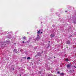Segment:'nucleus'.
Returning a JSON list of instances; mask_svg holds the SVG:
<instances>
[{
	"label": "nucleus",
	"mask_w": 76,
	"mask_h": 76,
	"mask_svg": "<svg viewBox=\"0 0 76 76\" xmlns=\"http://www.w3.org/2000/svg\"><path fill=\"white\" fill-rule=\"evenodd\" d=\"M42 53H41H41L39 52L37 54V56H41Z\"/></svg>",
	"instance_id": "f257e3e1"
},
{
	"label": "nucleus",
	"mask_w": 76,
	"mask_h": 76,
	"mask_svg": "<svg viewBox=\"0 0 76 76\" xmlns=\"http://www.w3.org/2000/svg\"><path fill=\"white\" fill-rule=\"evenodd\" d=\"M71 65L70 64H68L67 67V68H69V69H70V67H71Z\"/></svg>",
	"instance_id": "f03ea898"
},
{
	"label": "nucleus",
	"mask_w": 76,
	"mask_h": 76,
	"mask_svg": "<svg viewBox=\"0 0 76 76\" xmlns=\"http://www.w3.org/2000/svg\"><path fill=\"white\" fill-rule=\"evenodd\" d=\"M70 41L69 40H68L67 41H66V44H70Z\"/></svg>",
	"instance_id": "7ed1b4c3"
},
{
	"label": "nucleus",
	"mask_w": 76,
	"mask_h": 76,
	"mask_svg": "<svg viewBox=\"0 0 76 76\" xmlns=\"http://www.w3.org/2000/svg\"><path fill=\"white\" fill-rule=\"evenodd\" d=\"M4 45H5V43L4 42H3L2 44L1 47H4Z\"/></svg>",
	"instance_id": "20e7f679"
},
{
	"label": "nucleus",
	"mask_w": 76,
	"mask_h": 76,
	"mask_svg": "<svg viewBox=\"0 0 76 76\" xmlns=\"http://www.w3.org/2000/svg\"><path fill=\"white\" fill-rule=\"evenodd\" d=\"M54 36H55L53 34H51L50 35V37H51V38H53V37H54Z\"/></svg>",
	"instance_id": "39448f33"
},
{
	"label": "nucleus",
	"mask_w": 76,
	"mask_h": 76,
	"mask_svg": "<svg viewBox=\"0 0 76 76\" xmlns=\"http://www.w3.org/2000/svg\"><path fill=\"white\" fill-rule=\"evenodd\" d=\"M41 29L39 30V31H38V32H37V34H40V33L41 32Z\"/></svg>",
	"instance_id": "423d86ee"
},
{
	"label": "nucleus",
	"mask_w": 76,
	"mask_h": 76,
	"mask_svg": "<svg viewBox=\"0 0 76 76\" xmlns=\"http://www.w3.org/2000/svg\"><path fill=\"white\" fill-rule=\"evenodd\" d=\"M26 37H23V39H26Z\"/></svg>",
	"instance_id": "0eeeda50"
},
{
	"label": "nucleus",
	"mask_w": 76,
	"mask_h": 76,
	"mask_svg": "<svg viewBox=\"0 0 76 76\" xmlns=\"http://www.w3.org/2000/svg\"><path fill=\"white\" fill-rule=\"evenodd\" d=\"M37 40H38V39H40V38L39 37H37Z\"/></svg>",
	"instance_id": "6e6552de"
},
{
	"label": "nucleus",
	"mask_w": 76,
	"mask_h": 76,
	"mask_svg": "<svg viewBox=\"0 0 76 76\" xmlns=\"http://www.w3.org/2000/svg\"><path fill=\"white\" fill-rule=\"evenodd\" d=\"M27 60H30V59H31V58H30V57H28L27 58Z\"/></svg>",
	"instance_id": "1a4fd4ad"
},
{
	"label": "nucleus",
	"mask_w": 76,
	"mask_h": 76,
	"mask_svg": "<svg viewBox=\"0 0 76 76\" xmlns=\"http://www.w3.org/2000/svg\"><path fill=\"white\" fill-rule=\"evenodd\" d=\"M60 75H62V76H63V75H64V73H61L60 74Z\"/></svg>",
	"instance_id": "9d476101"
},
{
	"label": "nucleus",
	"mask_w": 76,
	"mask_h": 76,
	"mask_svg": "<svg viewBox=\"0 0 76 76\" xmlns=\"http://www.w3.org/2000/svg\"><path fill=\"white\" fill-rule=\"evenodd\" d=\"M48 76H52V75L51 74H50Z\"/></svg>",
	"instance_id": "9b49d317"
},
{
	"label": "nucleus",
	"mask_w": 76,
	"mask_h": 76,
	"mask_svg": "<svg viewBox=\"0 0 76 76\" xmlns=\"http://www.w3.org/2000/svg\"><path fill=\"white\" fill-rule=\"evenodd\" d=\"M50 47V45H48L47 46V48H48Z\"/></svg>",
	"instance_id": "f8f14e48"
},
{
	"label": "nucleus",
	"mask_w": 76,
	"mask_h": 76,
	"mask_svg": "<svg viewBox=\"0 0 76 76\" xmlns=\"http://www.w3.org/2000/svg\"><path fill=\"white\" fill-rule=\"evenodd\" d=\"M74 23H76V20H74Z\"/></svg>",
	"instance_id": "ddd939ff"
},
{
	"label": "nucleus",
	"mask_w": 76,
	"mask_h": 76,
	"mask_svg": "<svg viewBox=\"0 0 76 76\" xmlns=\"http://www.w3.org/2000/svg\"><path fill=\"white\" fill-rule=\"evenodd\" d=\"M10 37H8L9 39L11 37V36H10Z\"/></svg>",
	"instance_id": "4468645a"
},
{
	"label": "nucleus",
	"mask_w": 76,
	"mask_h": 76,
	"mask_svg": "<svg viewBox=\"0 0 76 76\" xmlns=\"http://www.w3.org/2000/svg\"><path fill=\"white\" fill-rule=\"evenodd\" d=\"M57 73H58V74H60V72H57Z\"/></svg>",
	"instance_id": "2eb2a0df"
},
{
	"label": "nucleus",
	"mask_w": 76,
	"mask_h": 76,
	"mask_svg": "<svg viewBox=\"0 0 76 76\" xmlns=\"http://www.w3.org/2000/svg\"><path fill=\"white\" fill-rule=\"evenodd\" d=\"M66 61H69V60H68V59H66Z\"/></svg>",
	"instance_id": "dca6fc26"
},
{
	"label": "nucleus",
	"mask_w": 76,
	"mask_h": 76,
	"mask_svg": "<svg viewBox=\"0 0 76 76\" xmlns=\"http://www.w3.org/2000/svg\"><path fill=\"white\" fill-rule=\"evenodd\" d=\"M54 25H53L52 26V27H54Z\"/></svg>",
	"instance_id": "f3484780"
},
{
	"label": "nucleus",
	"mask_w": 76,
	"mask_h": 76,
	"mask_svg": "<svg viewBox=\"0 0 76 76\" xmlns=\"http://www.w3.org/2000/svg\"><path fill=\"white\" fill-rule=\"evenodd\" d=\"M20 51L21 52H22V51H23V50H21Z\"/></svg>",
	"instance_id": "a211bd4d"
},
{
	"label": "nucleus",
	"mask_w": 76,
	"mask_h": 76,
	"mask_svg": "<svg viewBox=\"0 0 76 76\" xmlns=\"http://www.w3.org/2000/svg\"><path fill=\"white\" fill-rule=\"evenodd\" d=\"M22 42L23 43H24V41H23Z\"/></svg>",
	"instance_id": "6ab92c4d"
},
{
	"label": "nucleus",
	"mask_w": 76,
	"mask_h": 76,
	"mask_svg": "<svg viewBox=\"0 0 76 76\" xmlns=\"http://www.w3.org/2000/svg\"><path fill=\"white\" fill-rule=\"evenodd\" d=\"M41 34H42V32H41Z\"/></svg>",
	"instance_id": "aec40b11"
},
{
	"label": "nucleus",
	"mask_w": 76,
	"mask_h": 76,
	"mask_svg": "<svg viewBox=\"0 0 76 76\" xmlns=\"http://www.w3.org/2000/svg\"><path fill=\"white\" fill-rule=\"evenodd\" d=\"M37 36H38H38H39V35L38 34Z\"/></svg>",
	"instance_id": "412c9836"
},
{
	"label": "nucleus",
	"mask_w": 76,
	"mask_h": 76,
	"mask_svg": "<svg viewBox=\"0 0 76 76\" xmlns=\"http://www.w3.org/2000/svg\"><path fill=\"white\" fill-rule=\"evenodd\" d=\"M65 12H67V11H65Z\"/></svg>",
	"instance_id": "4be33fe9"
},
{
	"label": "nucleus",
	"mask_w": 76,
	"mask_h": 76,
	"mask_svg": "<svg viewBox=\"0 0 76 76\" xmlns=\"http://www.w3.org/2000/svg\"><path fill=\"white\" fill-rule=\"evenodd\" d=\"M54 58H56V57L54 56Z\"/></svg>",
	"instance_id": "5701e85b"
},
{
	"label": "nucleus",
	"mask_w": 76,
	"mask_h": 76,
	"mask_svg": "<svg viewBox=\"0 0 76 76\" xmlns=\"http://www.w3.org/2000/svg\"><path fill=\"white\" fill-rule=\"evenodd\" d=\"M13 70H14V68H13Z\"/></svg>",
	"instance_id": "b1692460"
},
{
	"label": "nucleus",
	"mask_w": 76,
	"mask_h": 76,
	"mask_svg": "<svg viewBox=\"0 0 76 76\" xmlns=\"http://www.w3.org/2000/svg\"><path fill=\"white\" fill-rule=\"evenodd\" d=\"M42 53H44V52L43 51V52H42Z\"/></svg>",
	"instance_id": "393cba45"
},
{
	"label": "nucleus",
	"mask_w": 76,
	"mask_h": 76,
	"mask_svg": "<svg viewBox=\"0 0 76 76\" xmlns=\"http://www.w3.org/2000/svg\"><path fill=\"white\" fill-rule=\"evenodd\" d=\"M20 76H21V75H20Z\"/></svg>",
	"instance_id": "a878e982"
},
{
	"label": "nucleus",
	"mask_w": 76,
	"mask_h": 76,
	"mask_svg": "<svg viewBox=\"0 0 76 76\" xmlns=\"http://www.w3.org/2000/svg\"><path fill=\"white\" fill-rule=\"evenodd\" d=\"M37 56H35V57H36Z\"/></svg>",
	"instance_id": "bb28decb"
},
{
	"label": "nucleus",
	"mask_w": 76,
	"mask_h": 76,
	"mask_svg": "<svg viewBox=\"0 0 76 76\" xmlns=\"http://www.w3.org/2000/svg\"><path fill=\"white\" fill-rule=\"evenodd\" d=\"M49 42H50V41H49Z\"/></svg>",
	"instance_id": "cd10ccee"
},
{
	"label": "nucleus",
	"mask_w": 76,
	"mask_h": 76,
	"mask_svg": "<svg viewBox=\"0 0 76 76\" xmlns=\"http://www.w3.org/2000/svg\"><path fill=\"white\" fill-rule=\"evenodd\" d=\"M27 34H28V33H27Z\"/></svg>",
	"instance_id": "c85d7f7f"
},
{
	"label": "nucleus",
	"mask_w": 76,
	"mask_h": 76,
	"mask_svg": "<svg viewBox=\"0 0 76 76\" xmlns=\"http://www.w3.org/2000/svg\"><path fill=\"white\" fill-rule=\"evenodd\" d=\"M73 71H74V70H73Z\"/></svg>",
	"instance_id": "c756f323"
}]
</instances>
